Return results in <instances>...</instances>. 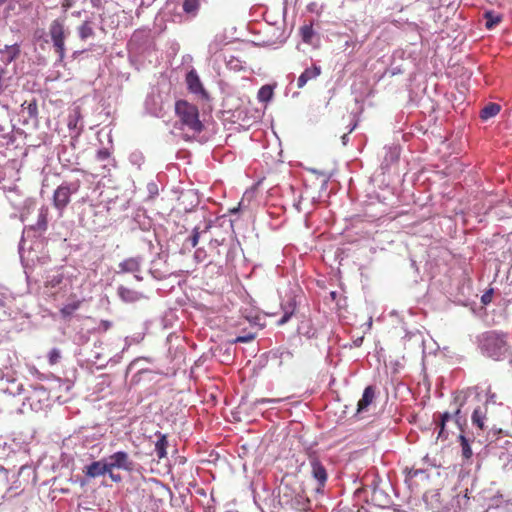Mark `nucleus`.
<instances>
[{
    "label": "nucleus",
    "mask_w": 512,
    "mask_h": 512,
    "mask_svg": "<svg viewBox=\"0 0 512 512\" xmlns=\"http://www.w3.org/2000/svg\"><path fill=\"white\" fill-rule=\"evenodd\" d=\"M80 304H81V301H74V302H71V303H68L66 305H64L61 309H60V314L63 318H68L70 316L73 315V313L79 309L80 307Z\"/></svg>",
    "instance_id": "29"
},
{
    "label": "nucleus",
    "mask_w": 512,
    "mask_h": 512,
    "mask_svg": "<svg viewBox=\"0 0 512 512\" xmlns=\"http://www.w3.org/2000/svg\"><path fill=\"white\" fill-rule=\"evenodd\" d=\"M354 127L355 125L352 128H350L349 133L353 131Z\"/></svg>",
    "instance_id": "58"
},
{
    "label": "nucleus",
    "mask_w": 512,
    "mask_h": 512,
    "mask_svg": "<svg viewBox=\"0 0 512 512\" xmlns=\"http://www.w3.org/2000/svg\"><path fill=\"white\" fill-rule=\"evenodd\" d=\"M78 33L81 40H86L90 37H93L94 30L92 27V23L88 20L84 21L82 25L78 28Z\"/></svg>",
    "instance_id": "28"
},
{
    "label": "nucleus",
    "mask_w": 512,
    "mask_h": 512,
    "mask_svg": "<svg viewBox=\"0 0 512 512\" xmlns=\"http://www.w3.org/2000/svg\"><path fill=\"white\" fill-rule=\"evenodd\" d=\"M309 464L311 466V475L317 481V491H320L326 484L328 473L324 465L319 460L315 452L308 455Z\"/></svg>",
    "instance_id": "7"
},
{
    "label": "nucleus",
    "mask_w": 512,
    "mask_h": 512,
    "mask_svg": "<svg viewBox=\"0 0 512 512\" xmlns=\"http://www.w3.org/2000/svg\"><path fill=\"white\" fill-rule=\"evenodd\" d=\"M472 424L476 427H478L481 430H486L489 428L488 425H486L487 420V405L484 404L482 406H478L474 409L472 413Z\"/></svg>",
    "instance_id": "15"
},
{
    "label": "nucleus",
    "mask_w": 512,
    "mask_h": 512,
    "mask_svg": "<svg viewBox=\"0 0 512 512\" xmlns=\"http://www.w3.org/2000/svg\"><path fill=\"white\" fill-rule=\"evenodd\" d=\"M452 418V415L449 412H444L440 415V422L445 423Z\"/></svg>",
    "instance_id": "48"
},
{
    "label": "nucleus",
    "mask_w": 512,
    "mask_h": 512,
    "mask_svg": "<svg viewBox=\"0 0 512 512\" xmlns=\"http://www.w3.org/2000/svg\"><path fill=\"white\" fill-rule=\"evenodd\" d=\"M459 441L461 445L462 457L465 460H470L473 455V452L470 446L469 439L465 435L460 434Z\"/></svg>",
    "instance_id": "25"
},
{
    "label": "nucleus",
    "mask_w": 512,
    "mask_h": 512,
    "mask_svg": "<svg viewBox=\"0 0 512 512\" xmlns=\"http://www.w3.org/2000/svg\"><path fill=\"white\" fill-rule=\"evenodd\" d=\"M114 469H110V471H107L106 474L109 475L110 479L115 482V483H119L122 481V476L120 474H116L113 472Z\"/></svg>",
    "instance_id": "44"
},
{
    "label": "nucleus",
    "mask_w": 512,
    "mask_h": 512,
    "mask_svg": "<svg viewBox=\"0 0 512 512\" xmlns=\"http://www.w3.org/2000/svg\"><path fill=\"white\" fill-rule=\"evenodd\" d=\"M26 470H31V467L26 465L21 466V468L19 469V474H22Z\"/></svg>",
    "instance_id": "50"
},
{
    "label": "nucleus",
    "mask_w": 512,
    "mask_h": 512,
    "mask_svg": "<svg viewBox=\"0 0 512 512\" xmlns=\"http://www.w3.org/2000/svg\"><path fill=\"white\" fill-rule=\"evenodd\" d=\"M225 61L230 70L240 71L243 68L241 60L233 55H230Z\"/></svg>",
    "instance_id": "33"
},
{
    "label": "nucleus",
    "mask_w": 512,
    "mask_h": 512,
    "mask_svg": "<svg viewBox=\"0 0 512 512\" xmlns=\"http://www.w3.org/2000/svg\"><path fill=\"white\" fill-rule=\"evenodd\" d=\"M81 187L80 179L63 181L53 193V206L62 215L65 208L70 203V197L79 191Z\"/></svg>",
    "instance_id": "3"
},
{
    "label": "nucleus",
    "mask_w": 512,
    "mask_h": 512,
    "mask_svg": "<svg viewBox=\"0 0 512 512\" xmlns=\"http://www.w3.org/2000/svg\"><path fill=\"white\" fill-rule=\"evenodd\" d=\"M111 327H112V322L111 321H109V320H101L99 325H98V327H97V330L99 332H106Z\"/></svg>",
    "instance_id": "39"
},
{
    "label": "nucleus",
    "mask_w": 512,
    "mask_h": 512,
    "mask_svg": "<svg viewBox=\"0 0 512 512\" xmlns=\"http://www.w3.org/2000/svg\"><path fill=\"white\" fill-rule=\"evenodd\" d=\"M454 418H455V422L457 423V425H461V420H462V417H461V410L460 408H458L455 413H454Z\"/></svg>",
    "instance_id": "49"
},
{
    "label": "nucleus",
    "mask_w": 512,
    "mask_h": 512,
    "mask_svg": "<svg viewBox=\"0 0 512 512\" xmlns=\"http://www.w3.org/2000/svg\"><path fill=\"white\" fill-rule=\"evenodd\" d=\"M421 467H434L436 466L435 463L430 459L429 455H425L422 459H421Z\"/></svg>",
    "instance_id": "43"
},
{
    "label": "nucleus",
    "mask_w": 512,
    "mask_h": 512,
    "mask_svg": "<svg viewBox=\"0 0 512 512\" xmlns=\"http://www.w3.org/2000/svg\"><path fill=\"white\" fill-rule=\"evenodd\" d=\"M273 96V89L269 85L262 86L258 91V99L261 102H268Z\"/></svg>",
    "instance_id": "31"
},
{
    "label": "nucleus",
    "mask_w": 512,
    "mask_h": 512,
    "mask_svg": "<svg viewBox=\"0 0 512 512\" xmlns=\"http://www.w3.org/2000/svg\"><path fill=\"white\" fill-rule=\"evenodd\" d=\"M361 342H362V338H360V339L356 340V342H355V343H356V345H357V346H359Z\"/></svg>",
    "instance_id": "55"
},
{
    "label": "nucleus",
    "mask_w": 512,
    "mask_h": 512,
    "mask_svg": "<svg viewBox=\"0 0 512 512\" xmlns=\"http://www.w3.org/2000/svg\"><path fill=\"white\" fill-rule=\"evenodd\" d=\"M22 110L27 113L30 119H36L38 116L37 100L25 101L22 105Z\"/></svg>",
    "instance_id": "24"
},
{
    "label": "nucleus",
    "mask_w": 512,
    "mask_h": 512,
    "mask_svg": "<svg viewBox=\"0 0 512 512\" xmlns=\"http://www.w3.org/2000/svg\"><path fill=\"white\" fill-rule=\"evenodd\" d=\"M501 110V106L497 103H489L487 104L480 113V117L482 120H487L491 117L496 116Z\"/></svg>",
    "instance_id": "21"
},
{
    "label": "nucleus",
    "mask_w": 512,
    "mask_h": 512,
    "mask_svg": "<svg viewBox=\"0 0 512 512\" xmlns=\"http://www.w3.org/2000/svg\"><path fill=\"white\" fill-rule=\"evenodd\" d=\"M356 493H365L366 502L371 503L372 505L379 508L388 507L391 502L390 496L379 487L378 483H376L375 480L372 482L370 486H365L361 489H357Z\"/></svg>",
    "instance_id": "4"
},
{
    "label": "nucleus",
    "mask_w": 512,
    "mask_h": 512,
    "mask_svg": "<svg viewBox=\"0 0 512 512\" xmlns=\"http://www.w3.org/2000/svg\"><path fill=\"white\" fill-rule=\"evenodd\" d=\"M322 72V68L320 65L315 63L312 64L311 67H307L303 73L297 79V87L299 89L303 88L308 81L316 79L320 76Z\"/></svg>",
    "instance_id": "14"
},
{
    "label": "nucleus",
    "mask_w": 512,
    "mask_h": 512,
    "mask_svg": "<svg viewBox=\"0 0 512 512\" xmlns=\"http://www.w3.org/2000/svg\"><path fill=\"white\" fill-rule=\"evenodd\" d=\"M156 436L158 437V439L155 442V452H156L158 459H163L167 456V447H168L167 436L164 434H161L160 432H157Z\"/></svg>",
    "instance_id": "20"
},
{
    "label": "nucleus",
    "mask_w": 512,
    "mask_h": 512,
    "mask_svg": "<svg viewBox=\"0 0 512 512\" xmlns=\"http://www.w3.org/2000/svg\"><path fill=\"white\" fill-rule=\"evenodd\" d=\"M439 428L440 429H439V433H438V438L447 439L448 438V434L445 431V423L440 422L439 423Z\"/></svg>",
    "instance_id": "45"
},
{
    "label": "nucleus",
    "mask_w": 512,
    "mask_h": 512,
    "mask_svg": "<svg viewBox=\"0 0 512 512\" xmlns=\"http://www.w3.org/2000/svg\"><path fill=\"white\" fill-rule=\"evenodd\" d=\"M109 470L106 458L98 461H93L89 465H86L83 469L84 474L88 478H97L103 476Z\"/></svg>",
    "instance_id": "11"
},
{
    "label": "nucleus",
    "mask_w": 512,
    "mask_h": 512,
    "mask_svg": "<svg viewBox=\"0 0 512 512\" xmlns=\"http://www.w3.org/2000/svg\"><path fill=\"white\" fill-rule=\"evenodd\" d=\"M211 227H212V222L211 221L206 222L202 232H207ZM200 234H201L200 227L199 226L194 227L193 231H192V235L187 239V242H189L192 247H196L199 242Z\"/></svg>",
    "instance_id": "23"
},
{
    "label": "nucleus",
    "mask_w": 512,
    "mask_h": 512,
    "mask_svg": "<svg viewBox=\"0 0 512 512\" xmlns=\"http://www.w3.org/2000/svg\"><path fill=\"white\" fill-rule=\"evenodd\" d=\"M111 153L107 148H102L97 151L96 158L98 161H106L110 159Z\"/></svg>",
    "instance_id": "38"
},
{
    "label": "nucleus",
    "mask_w": 512,
    "mask_h": 512,
    "mask_svg": "<svg viewBox=\"0 0 512 512\" xmlns=\"http://www.w3.org/2000/svg\"><path fill=\"white\" fill-rule=\"evenodd\" d=\"M484 19L486 21L485 27L490 30L493 29L502 21V15L497 14L493 11H486L484 13Z\"/></svg>",
    "instance_id": "22"
},
{
    "label": "nucleus",
    "mask_w": 512,
    "mask_h": 512,
    "mask_svg": "<svg viewBox=\"0 0 512 512\" xmlns=\"http://www.w3.org/2000/svg\"><path fill=\"white\" fill-rule=\"evenodd\" d=\"M7 0H0V6L3 5Z\"/></svg>",
    "instance_id": "57"
},
{
    "label": "nucleus",
    "mask_w": 512,
    "mask_h": 512,
    "mask_svg": "<svg viewBox=\"0 0 512 512\" xmlns=\"http://www.w3.org/2000/svg\"><path fill=\"white\" fill-rule=\"evenodd\" d=\"M297 306H298V303L296 300V296L294 294L286 295V297L282 300V302L280 304L282 316L277 321V325L283 326L287 322H289L291 317L295 314V312L297 310Z\"/></svg>",
    "instance_id": "9"
},
{
    "label": "nucleus",
    "mask_w": 512,
    "mask_h": 512,
    "mask_svg": "<svg viewBox=\"0 0 512 512\" xmlns=\"http://www.w3.org/2000/svg\"><path fill=\"white\" fill-rule=\"evenodd\" d=\"M175 113L179 119L180 129L192 132L193 135L203 131L204 125L199 119L198 107L186 100L175 103Z\"/></svg>",
    "instance_id": "2"
},
{
    "label": "nucleus",
    "mask_w": 512,
    "mask_h": 512,
    "mask_svg": "<svg viewBox=\"0 0 512 512\" xmlns=\"http://www.w3.org/2000/svg\"><path fill=\"white\" fill-rule=\"evenodd\" d=\"M492 295H493V289H490L488 291H486L482 297H481V302L484 304V305H487L491 302L492 300Z\"/></svg>",
    "instance_id": "41"
},
{
    "label": "nucleus",
    "mask_w": 512,
    "mask_h": 512,
    "mask_svg": "<svg viewBox=\"0 0 512 512\" xmlns=\"http://www.w3.org/2000/svg\"><path fill=\"white\" fill-rule=\"evenodd\" d=\"M142 36H143V34L141 32H135L132 35V37L129 41V44H128V46L131 50L137 48V45H138L140 39L142 38Z\"/></svg>",
    "instance_id": "37"
},
{
    "label": "nucleus",
    "mask_w": 512,
    "mask_h": 512,
    "mask_svg": "<svg viewBox=\"0 0 512 512\" xmlns=\"http://www.w3.org/2000/svg\"><path fill=\"white\" fill-rule=\"evenodd\" d=\"M20 52L19 44L6 45L4 49L0 50L1 61L7 66L20 55Z\"/></svg>",
    "instance_id": "18"
},
{
    "label": "nucleus",
    "mask_w": 512,
    "mask_h": 512,
    "mask_svg": "<svg viewBox=\"0 0 512 512\" xmlns=\"http://www.w3.org/2000/svg\"><path fill=\"white\" fill-rule=\"evenodd\" d=\"M30 390H27L25 400L34 410L42 408L43 404L48 401L49 393L47 389L42 385L31 386Z\"/></svg>",
    "instance_id": "8"
},
{
    "label": "nucleus",
    "mask_w": 512,
    "mask_h": 512,
    "mask_svg": "<svg viewBox=\"0 0 512 512\" xmlns=\"http://www.w3.org/2000/svg\"><path fill=\"white\" fill-rule=\"evenodd\" d=\"M299 335H302L308 339L315 338L317 336V330L314 328L311 320L304 319L300 322L297 328Z\"/></svg>",
    "instance_id": "19"
},
{
    "label": "nucleus",
    "mask_w": 512,
    "mask_h": 512,
    "mask_svg": "<svg viewBox=\"0 0 512 512\" xmlns=\"http://www.w3.org/2000/svg\"><path fill=\"white\" fill-rule=\"evenodd\" d=\"M117 295L123 302L129 304L146 299V296L142 292L125 287L123 285H120L117 288Z\"/></svg>",
    "instance_id": "12"
},
{
    "label": "nucleus",
    "mask_w": 512,
    "mask_h": 512,
    "mask_svg": "<svg viewBox=\"0 0 512 512\" xmlns=\"http://www.w3.org/2000/svg\"><path fill=\"white\" fill-rule=\"evenodd\" d=\"M207 0H183L182 9L187 19H194L197 17L202 4Z\"/></svg>",
    "instance_id": "16"
},
{
    "label": "nucleus",
    "mask_w": 512,
    "mask_h": 512,
    "mask_svg": "<svg viewBox=\"0 0 512 512\" xmlns=\"http://www.w3.org/2000/svg\"><path fill=\"white\" fill-rule=\"evenodd\" d=\"M21 390H22V385H19V386H18V389H17V392H18V393H20V392H21Z\"/></svg>",
    "instance_id": "56"
},
{
    "label": "nucleus",
    "mask_w": 512,
    "mask_h": 512,
    "mask_svg": "<svg viewBox=\"0 0 512 512\" xmlns=\"http://www.w3.org/2000/svg\"><path fill=\"white\" fill-rule=\"evenodd\" d=\"M256 320H258V317L253 318V321L249 319V322H250V323L257 324V323H256Z\"/></svg>",
    "instance_id": "54"
},
{
    "label": "nucleus",
    "mask_w": 512,
    "mask_h": 512,
    "mask_svg": "<svg viewBox=\"0 0 512 512\" xmlns=\"http://www.w3.org/2000/svg\"><path fill=\"white\" fill-rule=\"evenodd\" d=\"M186 84H187V87H188V90L191 92V93H194L196 95H200L201 98L203 99H208V93L206 92V90L204 89L202 83H201V80L197 74V72L192 69L191 71H189L186 75Z\"/></svg>",
    "instance_id": "10"
},
{
    "label": "nucleus",
    "mask_w": 512,
    "mask_h": 512,
    "mask_svg": "<svg viewBox=\"0 0 512 512\" xmlns=\"http://www.w3.org/2000/svg\"><path fill=\"white\" fill-rule=\"evenodd\" d=\"M257 332L252 330L243 329L231 343H248L256 338Z\"/></svg>",
    "instance_id": "26"
},
{
    "label": "nucleus",
    "mask_w": 512,
    "mask_h": 512,
    "mask_svg": "<svg viewBox=\"0 0 512 512\" xmlns=\"http://www.w3.org/2000/svg\"><path fill=\"white\" fill-rule=\"evenodd\" d=\"M284 355H286L287 357H292V353L288 350L280 353V357H284Z\"/></svg>",
    "instance_id": "51"
},
{
    "label": "nucleus",
    "mask_w": 512,
    "mask_h": 512,
    "mask_svg": "<svg viewBox=\"0 0 512 512\" xmlns=\"http://www.w3.org/2000/svg\"><path fill=\"white\" fill-rule=\"evenodd\" d=\"M49 34L55 50L58 53L59 60L62 61L65 56V31L63 22L58 19L52 21L49 27Z\"/></svg>",
    "instance_id": "5"
},
{
    "label": "nucleus",
    "mask_w": 512,
    "mask_h": 512,
    "mask_svg": "<svg viewBox=\"0 0 512 512\" xmlns=\"http://www.w3.org/2000/svg\"><path fill=\"white\" fill-rule=\"evenodd\" d=\"M129 161L132 165H135L140 169L145 162V158L141 152H133L129 156Z\"/></svg>",
    "instance_id": "34"
},
{
    "label": "nucleus",
    "mask_w": 512,
    "mask_h": 512,
    "mask_svg": "<svg viewBox=\"0 0 512 512\" xmlns=\"http://www.w3.org/2000/svg\"><path fill=\"white\" fill-rule=\"evenodd\" d=\"M6 73H7V70L0 65V94L4 91V89L6 87L5 83H4Z\"/></svg>",
    "instance_id": "40"
},
{
    "label": "nucleus",
    "mask_w": 512,
    "mask_h": 512,
    "mask_svg": "<svg viewBox=\"0 0 512 512\" xmlns=\"http://www.w3.org/2000/svg\"><path fill=\"white\" fill-rule=\"evenodd\" d=\"M0 305L1 306L4 305V302L1 299H0Z\"/></svg>",
    "instance_id": "59"
},
{
    "label": "nucleus",
    "mask_w": 512,
    "mask_h": 512,
    "mask_svg": "<svg viewBox=\"0 0 512 512\" xmlns=\"http://www.w3.org/2000/svg\"><path fill=\"white\" fill-rule=\"evenodd\" d=\"M47 215H48V208L42 207L40 209L38 220L36 223V227L38 230L45 231L47 229Z\"/></svg>",
    "instance_id": "30"
},
{
    "label": "nucleus",
    "mask_w": 512,
    "mask_h": 512,
    "mask_svg": "<svg viewBox=\"0 0 512 512\" xmlns=\"http://www.w3.org/2000/svg\"><path fill=\"white\" fill-rule=\"evenodd\" d=\"M481 352L494 360H501L509 353L511 344L509 334L499 331H487L479 337Z\"/></svg>",
    "instance_id": "1"
},
{
    "label": "nucleus",
    "mask_w": 512,
    "mask_h": 512,
    "mask_svg": "<svg viewBox=\"0 0 512 512\" xmlns=\"http://www.w3.org/2000/svg\"><path fill=\"white\" fill-rule=\"evenodd\" d=\"M141 264L142 258L139 256L127 258L119 263L118 270L116 273H140Z\"/></svg>",
    "instance_id": "13"
},
{
    "label": "nucleus",
    "mask_w": 512,
    "mask_h": 512,
    "mask_svg": "<svg viewBox=\"0 0 512 512\" xmlns=\"http://www.w3.org/2000/svg\"><path fill=\"white\" fill-rule=\"evenodd\" d=\"M223 241L224 239L222 240H219V239H212L209 243V247L210 249H218L219 246H221L223 244Z\"/></svg>",
    "instance_id": "46"
},
{
    "label": "nucleus",
    "mask_w": 512,
    "mask_h": 512,
    "mask_svg": "<svg viewBox=\"0 0 512 512\" xmlns=\"http://www.w3.org/2000/svg\"><path fill=\"white\" fill-rule=\"evenodd\" d=\"M61 357V350L53 348L48 353V362L50 365H56L60 361Z\"/></svg>",
    "instance_id": "35"
},
{
    "label": "nucleus",
    "mask_w": 512,
    "mask_h": 512,
    "mask_svg": "<svg viewBox=\"0 0 512 512\" xmlns=\"http://www.w3.org/2000/svg\"><path fill=\"white\" fill-rule=\"evenodd\" d=\"M280 399H271V398H260L256 399L254 405L267 404V403H278Z\"/></svg>",
    "instance_id": "42"
},
{
    "label": "nucleus",
    "mask_w": 512,
    "mask_h": 512,
    "mask_svg": "<svg viewBox=\"0 0 512 512\" xmlns=\"http://www.w3.org/2000/svg\"><path fill=\"white\" fill-rule=\"evenodd\" d=\"M347 141H348V135H347V134H344V135L342 136V142H343V144L345 145V144L347 143Z\"/></svg>",
    "instance_id": "53"
},
{
    "label": "nucleus",
    "mask_w": 512,
    "mask_h": 512,
    "mask_svg": "<svg viewBox=\"0 0 512 512\" xmlns=\"http://www.w3.org/2000/svg\"><path fill=\"white\" fill-rule=\"evenodd\" d=\"M426 472V467H416V465L412 467H405L403 473L405 474V481H411L413 478L417 477L420 474Z\"/></svg>",
    "instance_id": "27"
},
{
    "label": "nucleus",
    "mask_w": 512,
    "mask_h": 512,
    "mask_svg": "<svg viewBox=\"0 0 512 512\" xmlns=\"http://www.w3.org/2000/svg\"><path fill=\"white\" fill-rule=\"evenodd\" d=\"M80 119V113L78 111H75L74 115L69 116L68 120V128L70 130H75L77 128V123Z\"/></svg>",
    "instance_id": "36"
},
{
    "label": "nucleus",
    "mask_w": 512,
    "mask_h": 512,
    "mask_svg": "<svg viewBox=\"0 0 512 512\" xmlns=\"http://www.w3.org/2000/svg\"><path fill=\"white\" fill-rule=\"evenodd\" d=\"M134 274V277L137 281H142L143 280V277L139 275V273H133Z\"/></svg>",
    "instance_id": "52"
},
{
    "label": "nucleus",
    "mask_w": 512,
    "mask_h": 512,
    "mask_svg": "<svg viewBox=\"0 0 512 512\" xmlns=\"http://www.w3.org/2000/svg\"><path fill=\"white\" fill-rule=\"evenodd\" d=\"M375 399V388L373 386H367L364 389L362 398L359 400L357 404V412L356 414H362L363 412H366L369 405L374 401Z\"/></svg>",
    "instance_id": "17"
},
{
    "label": "nucleus",
    "mask_w": 512,
    "mask_h": 512,
    "mask_svg": "<svg viewBox=\"0 0 512 512\" xmlns=\"http://www.w3.org/2000/svg\"><path fill=\"white\" fill-rule=\"evenodd\" d=\"M8 489V471L0 466V496L3 497Z\"/></svg>",
    "instance_id": "32"
},
{
    "label": "nucleus",
    "mask_w": 512,
    "mask_h": 512,
    "mask_svg": "<svg viewBox=\"0 0 512 512\" xmlns=\"http://www.w3.org/2000/svg\"><path fill=\"white\" fill-rule=\"evenodd\" d=\"M110 469H122L127 472L135 470L136 463L129 457L125 451H117L106 458Z\"/></svg>",
    "instance_id": "6"
},
{
    "label": "nucleus",
    "mask_w": 512,
    "mask_h": 512,
    "mask_svg": "<svg viewBox=\"0 0 512 512\" xmlns=\"http://www.w3.org/2000/svg\"><path fill=\"white\" fill-rule=\"evenodd\" d=\"M148 190L151 196L156 195L158 193L157 185L155 183H149Z\"/></svg>",
    "instance_id": "47"
}]
</instances>
